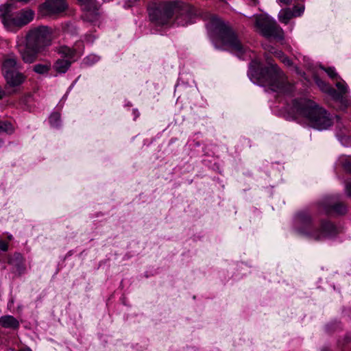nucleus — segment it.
I'll return each mask as SVG.
<instances>
[{
	"instance_id": "obj_1",
	"label": "nucleus",
	"mask_w": 351,
	"mask_h": 351,
	"mask_svg": "<svg viewBox=\"0 0 351 351\" xmlns=\"http://www.w3.org/2000/svg\"><path fill=\"white\" fill-rule=\"evenodd\" d=\"M268 66L263 67L257 60L250 62L248 76L255 84H259L274 92L291 94L293 92L294 84L289 82L287 76L276 64L268 60Z\"/></svg>"
},
{
	"instance_id": "obj_2",
	"label": "nucleus",
	"mask_w": 351,
	"mask_h": 351,
	"mask_svg": "<svg viewBox=\"0 0 351 351\" xmlns=\"http://www.w3.org/2000/svg\"><path fill=\"white\" fill-rule=\"evenodd\" d=\"M290 113L295 120L318 130H327L334 123L333 117L326 109L306 98L293 99Z\"/></svg>"
},
{
	"instance_id": "obj_3",
	"label": "nucleus",
	"mask_w": 351,
	"mask_h": 351,
	"mask_svg": "<svg viewBox=\"0 0 351 351\" xmlns=\"http://www.w3.org/2000/svg\"><path fill=\"white\" fill-rule=\"evenodd\" d=\"M173 14H176L175 23L180 26L192 24L198 17L195 8L192 5L180 2H164L149 12V18L156 25L170 26Z\"/></svg>"
},
{
	"instance_id": "obj_4",
	"label": "nucleus",
	"mask_w": 351,
	"mask_h": 351,
	"mask_svg": "<svg viewBox=\"0 0 351 351\" xmlns=\"http://www.w3.org/2000/svg\"><path fill=\"white\" fill-rule=\"evenodd\" d=\"M296 232L306 239L314 241H324L337 237L339 228L330 221L322 219L316 226L313 217L308 210H301L295 216Z\"/></svg>"
},
{
	"instance_id": "obj_5",
	"label": "nucleus",
	"mask_w": 351,
	"mask_h": 351,
	"mask_svg": "<svg viewBox=\"0 0 351 351\" xmlns=\"http://www.w3.org/2000/svg\"><path fill=\"white\" fill-rule=\"evenodd\" d=\"M203 19L208 33L218 38L239 58H243L247 53V48L241 44L234 32L220 18L210 13H205Z\"/></svg>"
},
{
	"instance_id": "obj_6",
	"label": "nucleus",
	"mask_w": 351,
	"mask_h": 351,
	"mask_svg": "<svg viewBox=\"0 0 351 351\" xmlns=\"http://www.w3.org/2000/svg\"><path fill=\"white\" fill-rule=\"evenodd\" d=\"M35 12L30 8H23L18 11L14 10L11 3L0 5V21L5 29L8 32L16 33L25 26L30 23L34 19Z\"/></svg>"
},
{
	"instance_id": "obj_7",
	"label": "nucleus",
	"mask_w": 351,
	"mask_h": 351,
	"mask_svg": "<svg viewBox=\"0 0 351 351\" xmlns=\"http://www.w3.org/2000/svg\"><path fill=\"white\" fill-rule=\"evenodd\" d=\"M53 29L49 26L39 25L32 27L25 36V42L29 46L36 48L41 51L49 47L53 39Z\"/></svg>"
},
{
	"instance_id": "obj_8",
	"label": "nucleus",
	"mask_w": 351,
	"mask_h": 351,
	"mask_svg": "<svg viewBox=\"0 0 351 351\" xmlns=\"http://www.w3.org/2000/svg\"><path fill=\"white\" fill-rule=\"evenodd\" d=\"M254 25L256 30L266 38H274L278 40L284 39L282 29L273 19L259 14L254 16Z\"/></svg>"
},
{
	"instance_id": "obj_9",
	"label": "nucleus",
	"mask_w": 351,
	"mask_h": 351,
	"mask_svg": "<svg viewBox=\"0 0 351 351\" xmlns=\"http://www.w3.org/2000/svg\"><path fill=\"white\" fill-rule=\"evenodd\" d=\"M319 209L327 215L335 213L344 215L346 211V206L341 202H337L333 197H326L319 203Z\"/></svg>"
},
{
	"instance_id": "obj_10",
	"label": "nucleus",
	"mask_w": 351,
	"mask_h": 351,
	"mask_svg": "<svg viewBox=\"0 0 351 351\" xmlns=\"http://www.w3.org/2000/svg\"><path fill=\"white\" fill-rule=\"evenodd\" d=\"M67 8L66 2L60 0H47L40 6L43 15H51L64 12Z\"/></svg>"
},
{
	"instance_id": "obj_11",
	"label": "nucleus",
	"mask_w": 351,
	"mask_h": 351,
	"mask_svg": "<svg viewBox=\"0 0 351 351\" xmlns=\"http://www.w3.org/2000/svg\"><path fill=\"white\" fill-rule=\"evenodd\" d=\"M18 51L25 63L31 64L34 62L38 56V54L42 52L40 49L32 48L29 46L28 43L25 42V45H17Z\"/></svg>"
},
{
	"instance_id": "obj_12",
	"label": "nucleus",
	"mask_w": 351,
	"mask_h": 351,
	"mask_svg": "<svg viewBox=\"0 0 351 351\" xmlns=\"http://www.w3.org/2000/svg\"><path fill=\"white\" fill-rule=\"evenodd\" d=\"M83 9L86 11L84 14L85 20L93 21L96 19L99 5L96 0H77Z\"/></svg>"
},
{
	"instance_id": "obj_13",
	"label": "nucleus",
	"mask_w": 351,
	"mask_h": 351,
	"mask_svg": "<svg viewBox=\"0 0 351 351\" xmlns=\"http://www.w3.org/2000/svg\"><path fill=\"white\" fill-rule=\"evenodd\" d=\"M21 64L14 56H10L5 58L2 64V73L7 76L21 69Z\"/></svg>"
},
{
	"instance_id": "obj_14",
	"label": "nucleus",
	"mask_w": 351,
	"mask_h": 351,
	"mask_svg": "<svg viewBox=\"0 0 351 351\" xmlns=\"http://www.w3.org/2000/svg\"><path fill=\"white\" fill-rule=\"evenodd\" d=\"M303 12L304 7L294 6L293 11L290 9H284L279 12L278 19L281 23L287 24L293 16H300Z\"/></svg>"
},
{
	"instance_id": "obj_15",
	"label": "nucleus",
	"mask_w": 351,
	"mask_h": 351,
	"mask_svg": "<svg viewBox=\"0 0 351 351\" xmlns=\"http://www.w3.org/2000/svg\"><path fill=\"white\" fill-rule=\"evenodd\" d=\"M315 81L318 87L321 89L322 91L328 93L330 95L333 99L338 100L339 99V94L337 93V91L333 88L329 84L326 83L322 79L316 77L315 78Z\"/></svg>"
},
{
	"instance_id": "obj_16",
	"label": "nucleus",
	"mask_w": 351,
	"mask_h": 351,
	"mask_svg": "<svg viewBox=\"0 0 351 351\" xmlns=\"http://www.w3.org/2000/svg\"><path fill=\"white\" fill-rule=\"evenodd\" d=\"M9 86L15 87L22 84L26 77L21 72L16 71L4 77Z\"/></svg>"
},
{
	"instance_id": "obj_17",
	"label": "nucleus",
	"mask_w": 351,
	"mask_h": 351,
	"mask_svg": "<svg viewBox=\"0 0 351 351\" xmlns=\"http://www.w3.org/2000/svg\"><path fill=\"white\" fill-rule=\"evenodd\" d=\"M0 325L4 328L16 330L19 328V322L12 315H3L0 317Z\"/></svg>"
},
{
	"instance_id": "obj_18",
	"label": "nucleus",
	"mask_w": 351,
	"mask_h": 351,
	"mask_svg": "<svg viewBox=\"0 0 351 351\" xmlns=\"http://www.w3.org/2000/svg\"><path fill=\"white\" fill-rule=\"evenodd\" d=\"M74 60L60 58L54 63L53 68L59 73H65Z\"/></svg>"
},
{
	"instance_id": "obj_19",
	"label": "nucleus",
	"mask_w": 351,
	"mask_h": 351,
	"mask_svg": "<svg viewBox=\"0 0 351 351\" xmlns=\"http://www.w3.org/2000/svg\"><path fill=\"white\" fill-rule=\"evenodd\" d=\"M58 53L61 55V56L66 59L70 60H74L73 58L76 55V50L71 49L67 46L63 45L60 46L58 49Z\"/></svg>"
},
{
	"instance_id": "obj_20",
	"label": "nucleus",
	"mask_w": 351,
	"mask_h": 351,
	"mask_svg": "<svg viewBox=\"0 0 351 351\" xmlns=\"http://www.w3.org/2000/svg\"><path fill=\"white\" fill-rule=\"evenodd\" d=\"M269 51L270 53H274L275 56L278 57L285 65H291V60L287 56H285L284 53L282 51L276 50L273 47H271V49H269Z\"/></svg>"
},
{
	"instance_id": "obj_21",
	"label": "nucleus",
	"mask_w": 351,
	"mask_h": 351,
	"mask_svg": "<svg viewBox=\"0 0 351 351\" xmlns=\"http://www.w3.org/2000/svg\"><path fill=\"white\" fill-rule=\"evenodd\" d=\"M51 69V64H36L34 66L33 71L38 74H47Z\"/></svg>"
},
{
	"instance_id": "obj_22",
	"label": "nucleus",
	"mask_w": 351,
	"mask_h": 351,
	"mask_svg": "<svg viewBox=\"0 0 351 351\" xmlns=\"http://www.w3.org/2000/svg\"><path fill=\"white\" fill-rule=\"evenodd\" d=\"M14 132V128L10 122L4 121H0V134H12Z\"/></svg>"
},
{
	"instance_id": "obj_23",
	"label": "nucleus",
	"mask_w": 351,
	"mask_h": 351,
	"mask_svg": "<svg viewBox=\"0 0 351 351\" xmlns=\"http://www.w3.org/2000/svg\"><path fill=\"white\" fill-rule=\"evenodd\" d=\"M336 81V87L337 88L339 92L337 93L339 94V99L342 97L343 94H345L348 92V86L346 82L342 80L341 78L335 80Z\"/></svg>"
},
{
	"instance_id": "obj_24",
	"label": "nucleus",
	"mask_w": 351,
	"mask_h": 351,
	"mask_svg": "<svg viewBox=\"0 0 351 351\" xmlns=\"http://www.w3.org/2000/svg\"><path fill=\"white\" fill-rule=\"evenodd\" d=\"M100 58L95 54H90L83 60V63L86 66H92L99 60Z\"/></svg>"
},
{
	"instance_id": "obj_25",
	"label": "nucleus",
	"mask_w": 351,
	"mask_h": 351,
	"mask_svg": "<svg viewBox=\"0 0 351 351\" xmlns=\"http://www.w3.org/2000/svg\"><path fill=\"white\" fill-rule=\"evenodd\" d=\"M50 125L52 127H58L60 124V114L58 112L52 113L49 119Z\"/></svg>"
},
{
	"instance_id": "obj_26",
	"label": "nucleus",
	"mask_w": 351,
	"mask_h": 351,
	"mask_svg": "<svg viewBox=\"0 0 351 351\" xmlns=\"http://www.w3.org/2000/svg\"><path fill=\"white\" fill-rule=\"evenodd\" d=\"M321 68L326 71V73L332 80H337L340 79V77L338 75L334 67L324 68L322 66Z\"/></svg>"
},
{
	"instance_id": "obj_27",
	"label": "nucleus",
	"mask_w": 351,
	"mask_h": 351,
	"mask_svg": "<svg viewBox=\"0 0 351 351\" xmlns=\"http://www.w3.org/2000/svg\"><path fill=\"white\" fill-rule=\"evenodd\" d=\"M342 166L346 171L351 173V158L345 159L342 162Z\"/></svg>"
},
{
	"instance_id": "obj_28",
	"label": "nucleus",
	"mask_w": 351,
	"mask_h": 351,
	"mask_svg": "<svg viewBox=\"0 0 351 351\" xmlns=\"http://www.w3.org/2000/svg\"><path fill=\"white\" fill-rule=\"evenodd\" d=\"M346 192L347 195L351 197V181L347 182L346 184Z\"/></svg>"
},
{
	"instance_id": "obj_29",
	"label": "nucleus",
	"mask_w": 351,
	"mask_h": 351,
	"mask_svg": "<svg viewBox=\"0 0 351 351\" xmlns=\"http://www.w3.org/2000/svg\"><path fill=\"white\" fill-rule=\"evenodd\" d=\"M278 1L284 5H289L291 3L292 0H278Z\"/></svg>"
},
{
	"instance_id": "obj_30",
	"label": "nucleus",
	"mask_w": 351,
	"mask_h": 351,
	"mask_svg": "<svg viewBox=\"0 0 351 351\" xmlns=\"http://www.w3.org/2000/svg\"><path fill=\"white\" fill-rule=\"evenodd\" d=\"M14 256L16 257V259L18 260H21L22 259V256L21 254L19 253H16L14 254Z\"/></svg>"
},
{
	"instance_id": "obj_31",
	"label": "nucleus",
	"mask_w": 351,
	"mask_h": 351,
	"mask_svg": "<svg viewBox=\"0 0 351 351\" xmlns=\"http://www.w3.org/2000/svg\"><path fill=\"white\" fill-rule=\"evenodd\" d=\"M7 239L8 241H12L13 239V236L12 234H8Z\"/></svg>"
},
{
	"instance_id": "obj_32",
	"label": "nucleus",
	"mask_w": 351,
	"mask_h": 351,
	"mask_svg": "<svg viewBox=\"0 0 351 351\" xmlns=\"http://www.w3.org/2000/svg\"><path fill=\"white\" fill-rule=\"evenodd\" d=\"M18 351H31V350L30 349H21Z\"/></svg>"
},
{
	"instance_id": "obj_33",
	"label": "nucleus",
	"mask_w": 351,
	"mask_h": 351,
	"mask_svg": "<svg viewBox=\"0 0 351 351\" xmlns=\"http://www.w3.org/2000/svg\"><path fill=\"white\" fill-rule=\"evenodd\" d=\"M335 118L337 119V121H339V117L338 116H336Z\"/></svg>"
}]
</instances>
